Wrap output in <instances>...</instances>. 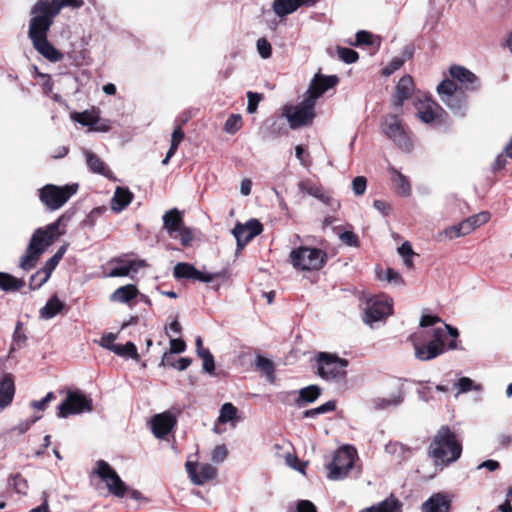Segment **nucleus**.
Instances as JSON below:
<instances>
[{"label": "nucleus", "instance_id": "f257e3e1", "mask_svg": "<svg viewBox=\"0 0 512 512\" xmlns=\"http://www.w3.org/2000/svg\"><path fill=\"white\" fill-rule=\"evenodd\" d=\"M83 0H38L31 10L28 36L34 48L51 62H58L63 58L47 39L48 31L53 18L63 7L79 8Z\"/></svg>", "mask_w": 512, "mask_h": 512}, {"label": "nucleus", "instance_id": "f03ea898", "mask_svg": "<svg viewBox=\"0 0 512 512\" xmlns=\"http://www.w3.org/2000/svg\"><path fill=\"white\" fill-rule=\"evenodd\" d=\"M419 325V330L409 337L414 347V356L418 360L429 361L443 354L448 336L453 338L448 344L449 348H456L457 329L445 324L439 317L423 315Z\"/></svg>", "mask_w": 512, "mask_h": 512}, {"label": "nucleus", "instance_id": "7ed1b4c3", "mask_svg": "<svg viewBox=\"0 0 512 512\" xmlns=\"http://www.w3.org/2000/svg\"><path fill=\"white\" fill-rule=\"evenodd\" d=\"M337 83L338 77L335 75L323 76L316 74L304 95L303 101L297 105L283 107L282 115L287 119L290 128L296 129L310 124L315 117L314 108L317 99Z\"/></svg>", "mask_w": 512, "mask_h": 512}, {"label": "nucleus", "instance_id": "20e7f679", "mask_svg": "<svg viewBox=\"0 0 512 512\" xmlns=\"http://www.w3.org/2000/svg\"><path fill=\"white\" fill-rule=\"evenodd\" d=\"M59 227L60 219L34 231L20 261L22 269L30 270L36 265L40 255L62 234Z\"/></svg>", "mask_w": 512, "mask_h": 512}, {"label": "nucleus", "instance_id": "39448f33", "mask_svg": "<svg viewBox=\"0 0 512 512\" xmlns=\"http://www.w3.org/2000/svg\"><path fill=\"white\" fill-rule=\"evenodd\" d=\"M461 445L454 433L446 426L439 429L431 445L430 454L436 464H449L456 461L461 455Z\"/></svg>", "mask_w": 512, "mask_h": 512}, {"label": "nucleus", "instance_id": "423d86ee", "mask_svg": "<svg viewBox=\"0 0 512 512\" xmlns=\"http://www.w3.org/2000/svg\"><path fill=\"white\" fill-rule=\"evenodd\" d=\"M317 374L326 381L341 382L346 378L348 361L338 355L319 352L316 356Z\"/></svg>", "mask_w": 512, "mask_h": 512}, {"label": "nucleus", "instance_id": "0eeeda50", "mask_svg": "<svg viewBox=\"0 0 512 512\" xmlns=\"http://www.w3.org/2000/svg\"><path fill=\"white\" fill-rule=\"evenodd\" d=\"M77 184L57 186L47 184L39 189V198L49 210H58L77 192Z\"/></svg>", "mask_w": 512, "mask_h": 512}, {"label": "nucleus", "instance_id": "6e6552de", "mask_svg": "<svg viewBox=\"0 0 512 512\" xmlns=\"http://www.w3.org/2000/svg\"><path fill=\"white\" fill-rule=\"evenodd\" d=\"M326 253L312 247H299L290 253V261L294 268L302 271H315L322 268Z\"/></svg>", "mask_w": 512, "mask_h": 512}, {"label": "nucleus", "instance_id": "1a4fd4ad", "mask_svg": "<svg viewBox=\"0 0 512 512\" xmlns=\"http://www.w3.org/2000/svg\"><path fill=\"white\" fill-rule=\"evenodd\" d=\"M442 102L456 115L463 117L467 109V97L464 92L449 79L443 80L437 87Z\"/></svg>", "mask_w": 512, "mask_h": 512}, {"label": "nucleus", "instance_id": "9d476101", "mask_svg": "<svg viewBox=\"0 0 512 512\" xmlns=\"http://www.w3.org/2000/svg\"><path fill=\"white\" fill-rule=\"evenodd\" d=\"M393 312V300L388 296L380 295L369 298L364 308L363 320L369 326L385 320Z\"/></svg>", "mask_w": 512, "mask_h": 512}, {"label": "nucleus", "instance_id": "9b49d317", "mask_svg": "<svg viewBox=\"0 0 512 512\" xmlns=\"http://www.w3.org/2000/svg\"><path fill=\"white\" fill-rule=\"evenodd\" d=\"M357 453L351 446H344L336 451L333 461L328 465V478L341 480L352 469Z\"/></svg>", "mask_w": 512, "mask_h": 512}, {"label": "nucleus", "instance_id": "f8f14e48", "mask_svg": "<svg viewBox=\"0 0 512 512\" xmlns=\"http://www.w3.org/2000/svg\"><path fill=\"white\" fill-rule=\"evenodd\" d=\"M92 411V399L80 390L68 391L65 400L58 406L57 416L66 418L69 415Z\"/></svg>", "mask_w": 512, "mask_h": 512}, {"label": "nucleus", "instance_id": "ddd939ff", "mask_svg": "<svg viewBox=\"0 0 512 512\" xmlns=\"http://www.w3.org/2000/svg\"><path fill=\"white\" fill-rule=\"evenodd\" d=\"M94 473L105 482L108 491L116 497H123L127 487L116 471L104 460L96 462Z\"/></svg>", "mask_w": 512, "mask_h": 512}, {"label": "nucleus", "instance_id": "4468645a", "mask_svg": "<svg viewBox=\"0 0 512 512\" xmlns=\"http://www.w3.org/2000/svg\"><path fill=\"white\" fill-rule=\"evenodd\" d=\"M382 128L384 133L402 150L409 151L412 143L399 118L395 115H387L384 118Z\"/></svg>", "mask_w": 512, "mask_h": 512}, {"label": "nucleus", "instance_id": "2eb2a0df", "mask_svg": "<svg viewBox=\"0 0 512 512\" xmlns=\"http://www.w3.org/2000/svg\"><path fill=\"white\" fill-rule=\"evenodd\" d=\"M174 277L177 279H193L204 283H210L216 278H225L226 273L220 271L217 273H205L197 270L192 264L180 262L174 266Z\"/></svg>", "mask_w": 512, "mask_h": 512}, {"label": "nucleus", "instance_id": "dca6fc26", "mask_svg": "<svg viewBox=\"0 0 512 512\" xmlns=\"http://www.w3.org/2000/svg\"><path fill=\"white\" fill-rule=\"evenodd\" d=\"M417 115L419 119L426 123H442L447 114L436 102L431 99H419L416 103Z\"/></svg>", "mask_w": 512, "mask_h": 512}, {"label": "nucleus", "instance_id": "f3484780", "mask_svg": "<svg viewBox=\"0 0 512 512\" xmlns=\"http://www.w3.org/2000/svg\"><path fill=\"white\" fill-rule=\"evenodd\" d=\"M185 468L190 480L195 485H203L214 479L217 474L216 468L208 463L198 464L193 461H187Z\"/></svg>", "mask_w": 512, "mask_h": 512}, {"label": "nucleus", "instance_id": "a211bd4d", "mask_svg": "<svg viewBox=\"0 0 512 512\" xmlns=\"http://www.w3.org/2000/svg\"><path fill=\"white\" fill-rule=\"evenodd\" d=\"M262 230V224L256 219H251L245 224H236L232 234L237 241L238 247L243 248L250 240L259 235Z\"/></svg>", "mask_w": 512, "mask_h": 512}, {"label": "nucleus", "instance_id": "6ab92c4d", "mask_svg": "<svg viewBox=\"0 0 512 512\" xmlns=\"http://www.w3.org/2000/svg\"><path fill=\"white\" fill-rule=\"evenodd\" d=\"M176 424V418L171 412H163L155 415L151 420V429L155 437L163 438Z\"/></svg>", "mask_w": 512, "mask_h": 512}, {"label": "nucleus", "instance_id": "aec40b11", "mask_svg": "<svg viewBox=\"0 0 512 512\" xmlns=\"http://www.w3.org/2000/svg\"><path fill=\"white\" fill-rule=\"evenodd\" d=\"M450 75L459 82L466 90H477L480 86L478 77L463 66H452Z\"/></svg>", "mask_w": 512, "mask_h": 512}, {"label": "nucleus", "instance_id": "412c9836", "mask_svg": "<svg viewBox=\"0 0 512 512\" xmlns=\"http://www.w3.org/2000/svg\"><path fill=\"white\" fill-rule=\"evenodd\" d=\"M298 189L304 195L312 196L326 205L332 206L333 199L323 190V188L311 179H302L298 182Z\"/></svg>", "mask_w": 512, "mask_h": 512}, {"label": "nucleus", "instance_id": "4be33fe9", "mask_svg": "<svg viewBox=\"0 0 512 512\" xmlns=\"http://www.w3.org/2000/svg\"><path fill=\"white\" fill-rule=\"evenodd\" d=\"M451 499L444 493H435L422 505V512H449Z\"/></svg>", "mask_w": 512, "mask_h": 512}, {"label": "nucleus", "instance_id": "5701e85b", "mask_svg": "<svg viewBox=\"0 0 512 512\" xmlns=\"http://www.w3.org/2000/svg\"><path fill=\"white\" fill-rule=\"evenodd\" d=\"M316 0H275L273 10L276 15L283 17L293 13L302 5H312Z\"/></svg>", "mask_w": 512, "mask_h": 512}, {"label": "nucleus", "instance_id": "b1692460", "mask_svg": "<svg viewBox=\"0 0 512 512\" xmlns=\"http://www.w3.org/2000/svg\"><path fill=\"white\" fill-rule=\"evenodd\" d=\"M414 90L411 76H403L396 85L394 104L401 107L405 100L409 99Z\"/></svg>", "mask_w": 512, "mask_h": 512}, {"label": "nucleus", "instance_id": "393cba45", "mask_svg": "<svg viewBox=\"0 0 512 512\" xmlns=\"http://www.w3.org/2000/svg\"><path fill=\"white\" fill-rule=\"evenodd\" d=\"M164 228L167 230L168 234L171 237H176L175 234L178 230H180L184 224L182 220L181 212L173 208L164 213L163 217Z\"/></svg>", "mask_w": 512, "mask_h": 512}, {"label": "nucleus", "instance_id": "a878e982", "mask_svg": "<svg viewBox=\"0 0 512 512\" xmlns=\"http://www.w3.org/2000/svg\"><path fill=\"white\" fill-rule=\"evenodd\" d=\"M238 409L232 403H225L222 405L220 409V414L217 419V424L214 427V432L220 434L222 430L220 429V424L231 423L234 427L236 422L238 421Z\"/></svg>", "mask_w": 512, "mask_h": 512}, {"label": "nucleus", "instance_id": "bb28decb", "mask_svg": "<svg viewBox=\"0 0 512 512\" xmlns=\"http://www.w3.org/2000/svg\"><path fill=\"white\" fill-rule=\"evenodd\" d=\"M15 393L14 379L11 374H5L0 382V407H7Z\"/></svg>", "mask_w": 512, "mask_h": 512}, {"label": "nucleus", "instance_id": "cd10ccee", "mask_svg": "<svg viewBox=\"0 0 512 512\" xmlns=\"http://www.w3.org/2000/svg\"><path fill=\"white\" fill-rule=\"evenodd\" d=\"M144 260H129L119 267L112 268L109 272H105V277H123L131 272H137L140 268L145 267Z\"/></svg>", "mask_w": 512, "mask_h": 512}, {"label": "nucleus", "instance_id": "c85d7f7f", "mask_svg": "<svg viewBox=\"0 0 512 512\" xmlns=\"http://www.w3.org/2000/svg\"><path fill=\"white\" fill-rule=\"evenodd\" d=\"M133 194L127 188L117 187L111 200V209L121 212L132 201Z\"/></svg>", "mask_w": 512, "mask_h": 512}, {"label": "nucleus", "instance_id": "c756f323", "mask_svg": "<svg viewBox=\"0 0 512 512\" xmlns=\"http://www.w3.org/2000/svg\"><path fill=\"white\" fill-rule=\"evenodd\" d=\"M84 153L86 157V163L92 172L101 174L107 178L112 177V172L110 169L96 154L89 150H86Z\"/></svg>", "mask_w": 512, "mask_h": 512}, {"label": "nucleus", "instance_id": "7c9ffc66", "mask_svg": "<svg viewBox=\"0 0 512 512\" xmlns=\"http://www.w3.org/2000/svg\"><path fill=\"white\" fill-rule=\"evenodd\" d=\"M138 295V289L133 284L124 285L116 289L111 295L110 300L118 303H129Z\"/></svg>", "mask_w": 512, "mask_h": 512}, {"label": "nucleus", "instance_id": "2f4dec72", "mask_svg": "<svg viewBox=\"0 0 512 512\" xmlns=\"http://www.w3.org/2000/svg\"><path fill=\"white\" fill-rule=\"evenodd\" d=\"M73 121L89 127L91 130L100 120L99 113L96 110H85L83 112H75L71 115Z\"/></svg>", "mask_w": 512, "mask_h": 512}, {"label": "nucleus", "instance_id": "473e14b6", "mask_svg": "<svg viewBox=\"0 0 512 512\" xmlns=\"http://www.w3.org/2000/svg\"><path fill=\"white\" fill-rule=\"evenodd\" d=\"M64 308V303L57 297H51L44 307L40 309V317L43 319H51L59 314Z\"/></svg>", "mask_w": 512, "mask_h": 512}, {"label": "nucleus", "instance_id": "72a5a7b5", "mask_svg": "<svg viewBox=\"0 0 512 512\" xmlns=\"http://www.w3.org/2000/svg\"><path fill=\"white\" fill-rule=\"evenodd\" d=\"M391 180L397 192L402 196H409L411 193V186L408 179L402 175L395 168H390Z\"/></svg>", "mask_w": 512, "mask_h": 512}, {"label": "nucleus", "instance_id": "f704fd0d", "mask_svg": "<svg viewBox=\"0 0 512 512\" xmlns=\"http://www.w3.org/2000/svg\"><path fill=\"white\" fill-rule=\"evenodd\" d=\"M321 394V389L316 385H310L299 391L296 404L303 406L307 403H313Z\"/></svg>", "mask_w": 512, "mask_h": 512}, {"label": "nucleus", "instance_id": "c9c22d12", "mask_svg": "<svg viewBox=\"0 0 512 512\" xmlns=\"http://www.w3.org/2000/svg\"><path fill=\"white\" fill-rule=\"evenodd\" d=\"M401 504L395 498H389L378 505L362 509L359 512H400Z\"/></svg>", "mask_w": 512, "mask_h": 512}, {"label": "nucleus", "instance_id": "e433bc0d", "mask_svg": "<svg viewBox=\"0 0 512 512\" xmlns=\"http://www.w3.org/2000/svg\"><path fill=\"white\" fill-rule=\"evenodd\" d=\"M24 286V281L7 273L0 272V288L4 291H16Z\"/></svg>", "mask_w": 512, "mask_h": 512}, {"label": "nucleus", "instance_id": "4c0bfd02", "mask_svg": "<svg viewBox=\"0 0 512 512\" xmlns=\"http://www.w3.org/2000/svg\"><path fill=\"white\" fill-rule=\"evenodd\" d=\"M378 279L385 281L395 286H401L404 284V280L401 275L392 268H386L377 272Z\"/></svg>", "mask_w": 512, "mask_h": 512}, {"label": "nucleus", "instance_id": "58836bf2", "mask_svg": "<svg viewBox=\"0 0 512 512\" xmlns=\"http://www.w3.org/2000/svg\"><path fill=\"white\" fill-rule=\"evenodd\" d=\"M398 253L403 260V264L408 269H412L414 267L413 256L414 252L412 246L409 242H404L399 248Z\"/></svg>", "mask_w": 512, "mask_h": 512}, {"label": "nucleus", "instance_id": "ea45409f", "mask_svg": "<svg viewBox=\"0 0 512 512\" xmlns=\"http://www.w3.org/2000/svg\"><path fill=\"white\" fill-rule=\"evenodd\" d=\"M256 368L262 371L268 380L273 381L274 379V365L272 361L263 357L257 356L256 358Z\"/></svg>", "mask_w": 512, "mask_h": 512}, {"label": "nucleus", "instance_id": "a19ab883", "mask_svg": "<svg viewBox=\"0 0 512 512\" xmlns=\"http://www.w3.org/2000/svg\"><path fill=\"white\" fill-rule=\"evenodd\" d=\"M115 354L121 357H129L134 360H139L137 348L132 342H127L124 345L119 344L118 347H115Z\"/></svg>", "mask_w": 512, "mask_h": 512}, {"label": "nucleus", "instance_id": "79ce46f5", "mask_svg": "<svg viewBox=\"0 0 512 512\" xmlns=\"http://www.w3.org/2000/svg\"><path fill=\"white\" fill-rule=\"evenodd\" d=\"M60 258L59 256H55L53 255L50 259L47 260V262L45 263V266L43 268V270L41 272H38L37 275H40V274H44L43 278L40 280L39 284H38V287H40L41 285H43L45 282H47V280L49 279V277L51 276L53 270L56 268V266L58 265V263L60 262Z\"/></svg>", "mask_w": 512, "mask_h": 512}, {"label": "nucleus", "instance_id": "37998d69", "mask_svg": "<svg viewBox=\"0 0 512 512\" xmlns=\"http://www.w3.org/2000/svg\"><path fill=\"white\" fill-rule=\"evenodd\" d=\"M191 364V360L189 358H180L176 361V363H170V354L164 353L162 360H161V366H170L173 367L179 371H183L186 368H188Z\"/></svg>", "mask_w": 512, "mask_h": 512}, {"label": "nucleus", "instance_id": "c03bdc74", "mask_svg": "<svg viewBox=\"0 0 512 512\" xmlns=\"http://www.w3.org/2000/svg\"><path fill=\"white\" fill-rule=\"evenodd\" d=\"M242 127V118L238 114L231 115L225 122L224 130L229 134H235Z\"/></svg>", "mask_w": 512, "mask_h": 512}, {"label": "nucleus", "instance_id": "a18cd8bd", "mask_svg": "<svg viewBox=\"0 0 512 512\" xmlns=\"http://www.w3.org/2000/svg\"><path fill=\"white\" fill-rule=\"evenodd\" d=\"M458 388L456 397L461 393H466L471 390H480L481 386L474 384V382L468 377H461L455 384Z\"/></svg>", "mask_w": 512, "mask_h": 512}, {"label": "nucleus", "instance_id": "49530a36", "mask_svg": "<svg viewBox=\"0 0 512 512\" xmlns=\"http://www.w3.org/2000/svg\"><path fill=\"white\" fill-rule=\"evenodd\" d=\"M337 55L347 64H352L358 60V53L353 49L346 47H337Z\"/></svg>", "mask_w": 512, "mask_h": 512}, {"label": "nucleus", "instance_id": "de8ad7c7", "mask_svg": "<svg viewBox=\"0 0 512 512\" xmlns=\"http://www.w3.org/2000/svg\"><path fill=\"white\" fill-rule=\"evenodd\" d=\"M491 218V215L487 211H482L478 214L468 217V221L471 223V226L475 230L476 228L487 223Z\"/></svg>", "mask_w": 512, "mask_h": 512}, {"label": "nucleus", "instance_id": "09e8293b", "mask_svg": "<svg viewBox=\"0 0 512 512\" xmlns=\"http://www.w3.org/2000/svg\"><path fill=\"white\" fill-rule=\"evenodd\" d=\"M257 51L263 59H268L272 54L271 44L267 41V39L260 38L257 40Z\"/></svg>", "mask_w": 512, "mask_h": 512}, {"label": "nucleus", "instance_id": "8fccbe9b", "mask_svg": "<svg viewBox=\"0 0 512 512\" xmlns=\"http://www.w3.org/2000/svg\"><path fill=\"white\" fill-rule=\"evenodd\" d=\"M367 179L364 176H357L352 181V189L355 195H363L366 191Z\"/></svg>", "mask_w": 512, "mask_h": 512}, {"label": "nucleus", "instance_id": "3c124183", "mask_svg": "<svg viewBox=\"0 0 512 512\" xmlns=\"http://www.w3.org/2000/svg\"><path fill=\"white\" fill-rule=\"evenodd\" d=\"M177 235H175L176 237H179L180 239V242L183 246H190L194 237H193V234H192V231L183 226L180 230H178L177 232Z\"/></svg>", "mask_w": 512, "mask_h": 512}, {"label": "nucleus", "instance_id": "603ef678", "mask_svg": "<svg viewBox=\"0 0 512 512\" xmlns=\"http://www.w3.org/2000/svg\"><path fill=\"white\" fill-rule=\"evenodd\" d=\"M285 462L289 467H291L301 473H304V468H305L306 464L303 462H300V460L298 459L297 456H295L291 453H287L285 456Z\"/></svg>", "mask_w": 512, "mask_h": 512}, {"label": "nucleus", "instance_id": "864d4df0", "mask_svg": "<svg viewBox=\"0 0 512 512\" xmlns=\"http://www.w3.org/2000/svg\"><path fill=\"white\" fill-rule=\"evenodd\" d=\"M116 340V335L112 333H108L101 337L100 339V346L112 351L115 353V347H118L119 344H115L114 341Z\"/></svg>", "mask_w": 512, "mask_h": 512}, {"label": "nucleus", "instance_id": "5fc2aeb1", "mask_svg": "<svg viewBox=\"0 0 512 512\" xmlns=\"http://www.w3.org/2000/svg\"><path fill=\"white\" fill-rule=\"evenodd\" d=\"M461 236H464V235L461 232L459 224L450 226V227L446 228L445 230H443L439 234L440 238L444 237V238H448V239H454V238H458Z\"/></svg>", "mask_w": 512, "mask_h": 512}, {"label": "nucleus", "instance_id": "6e6d98bb", "mask_svg": "<svg viewBox=\"0 0 512 512\" xmlns=\"http://www.w3.org/2000/svg\"><path fill=\"white\" fill-rule=\"evenodd\" d=\"M404 64V59L396 57L392 59L389 64L383 69L382 73L385 76H390L397 71Z\"/></svg>", "mask_w": 512, "mask_h": 512}, {"label": "nucleus", "instance_id": "4d7b16f0", "mask_svg": "<svg viewBox=\"0 0 512 512\" xmlns=\"http://www.w3.org/2000/svg\"><path fill=\"white\" fill-rule=\"evenodd\" d=\"M203 360V370L207 373H212L215 369V362L210 351L202 352L199 356Z\"/></svg>", "mask_w": 512, "mask_h": 512}, {"label": "nucleus", "instance_id": "13d9d810", "mask_svg": "<svg viewBox=\"0 0 512 512\" xmlns=\"http://www.w3.org/2000/svg\"><path fill=\"white\" fill-rule=\"evenodd\" d=\"M373 39H374V37L371 33L362 30V31L357 32L356 39H355V42L353 43V45H356V46L362 45V44L371 45L374 43Z\"/></svg>", "mask_w": 512, "mask_h": 512}, {"label": "nucleus", "instance_id": "bf43d9fd", "mask_svg": "<svg viewBox=\"0 0 512 512\" xmlns=\"http://www.w3.org/2000/svg\"><path fill=\"white\" fill-rule=\"evenodd\" d=\"M227 457V448L224 445L216 446L211 454V459L213 462L221 463Z\"/></svg>", "mask_w": 512, "mask_h": 512}, {"label": "nucleus", "instance_id": "052dcab7", "mask_svg": "<svg viewBox=\"0 0 512 512\" xmlns=\"http://www.w3.org/2000/svg\"><path fill=\"white\" fill-rule=\"evenodd\" d=\"M401 401H402V397L398 395V396H392L390 398L378 399L376 401V405L379 408H387L389 406H396L399 403H401Z\"/></svg>", "mask_w": 512, "mask_h": 512}, {"label": "nucleus", "instance_id": "680f3d73", "mask_svg": "<svg viewBox=\"0 0 512 512\" xmlns=\"http://www.w3.org/2000/svg\"><path fill=\"white\" fill-rule=\"evenodd\" d=\"M248 105H247V111L248 113H254L257 110L258 104L261 100V97L259 94L254 92H248Z\"/></svg>", "mask_w": 512, "mask_h": 512}, {"label": "nucleus", "instance_id": "e2e57ef3", "mask_svg": "<svg viewBox=\"0 0 512 512\" xmlns=\"http://www.w3.org/2000/svg\"><path fill=\"white\" fill-rule=\"evenodd\" d=\"M183 138H184L183 131L181 130L180 127H177L172 133L171 145H170L169 149L176 152L178 149V146L181 143V141L183 140Z\"/></svg>", "mask_w": 512, "mask_h": 512}, {"label": "nucleus", "instance_id": "0e129e2a", "mask_svg": "<svg viewBox=\"0 0 512 512\" xmlns=\"http://www.w3.org/2000/svg\"><path fill=\"white\" fill-rule=\"evenodd\" d=\"M186 349V343L179 338L170 339V351L169 354L182 353Z\"/></svg>", "mask_w": 512, "mask_h": 512}, {"label": "nucleus", "instance_id": "69168bd1", "mask_svg": "<svg viewBox=\"0 0 512 512\" xmlns=\"http://www.w3.org/2000/svg\"><path fill=\"white\" fill-rule=\"evenodd\" d=\"M54 398V394L49 392L44 398L39 401L32 402V407L36 410H44L46 405Z\"/></svg>", "mask_w": 512, "mask_h": 512}, {"label": "nucleus", "instance_id": "338daca9", "mask_svg": "<svg viewBox=\"0 0 512 512\" xmlns=\"http://www.w3.org/2000/svg\"><path fill=\"white\" fill-rule=\"evenodd\" d=\"M340 238L349 246H356L358 242L357 236L351 231L341 233Z\"/></svg>", "mask_w": 512, "mask_h": 512}, {"label": "nucleus", "instance_id": "774afa93", "mask_svg": "<svg viewBox=\"0 0 512 512\" xmlns=\"http://www.w3.org/2000/svg\"><path fill=\"white\" fill-rule=\"evenodd\" d=\"M336 408V401L335 400H329L328 402L314 408L317 411L318 415L325 414L328 412H331L335 410Z\"/></svg>", "mask_w": 512, "mask_h": 512}]
</instances>
